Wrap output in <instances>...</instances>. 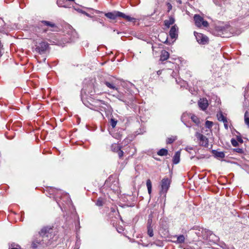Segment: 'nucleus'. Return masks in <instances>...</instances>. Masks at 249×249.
<instances>
[{"label":"nucleus","mask_w":249,"mask_h":249,"mask_svg":"<svg viewBox=\"0 0 249 249\" xmlns=\"http://www.w3.org/2000/svg\"><path fill=\"white\" fill-rule=\"evenodd\" d=\"M65 196H66L67 198H69L68 196V195H65Z\"/></svg>","instance_id":"obj_40"},{"label":"nucleus","mask_w":249,"mask_h":249,"mask_svg":"<svg viewBox=\"0 0 249 249\" xmlns=\"http://www.w3.org/2000/svg\"><path fill=\"white\" fill-rule=\"evenodd\" d=\"M177 2H178V3H179V4H181V1L180 0H177Z\"/></svg>","instance_id":"obj_36"},{"label":"nucleus","mask_w":249,"mask_h":249,"mask_svg":"<svg viewBox=\"0 0 249 249\" xmlns=\"http://www.w3.org/2000/svg\"><path fill=\"white\" fill-rule=\"evenodd\" d=\"M217 117L218 121L223 122L225 120H226L227 118L223 115L222 112H219L217 114Z\"/></svg>","instance_id":"obj_21"},{"label":"nucleus","mask_w":249,"mask_h":249,"mask_svg":"<svg viewBox=\"0 0 249 249\" xmlns=\"http://www.w3.org/2000/svg\"><path fill=\"white\" fill-rule=\"evenodd\" d=\"M213 125V123L212 122L207 121L205 122V126L206 128L208 129H211Z\"/></svg>","instance_id":"obj_25"},{"label":"nucleus","mask_w":249,"mask_h":249,"mask_svg":"<svg viewBox=\"0 0 249 249\" xmlns=\"http://www.w3.org/2000/svg\"><path fill=\"white\" fill-rule=\"evenodd\" d=\"M234 151L239 153H242L243 152V149L239 148L234 149Z\"/></svg>","instance_id":"obj_32"},{"label":"nucleus","mask_w":249,"mask_h":249,"mask_svg":"<svg viewBox=\"0 0 249 249\" xmlns=\"http://www.w3.org/2000/svg\"><path fill=\"white\" fill-rule=\"evenodd\" d=\"M61 2L62 1H61V0H58L57 1V4L58 5V6H59V7H67V6L66 5H62V3Z\"/></svg>","instance_id":"obj_30"},{"label":"nucleus","mask_w":249,"mask_h":249,"mask_svg":"<svg viewBox=\"0 0 249 249\" xmlns=\"http://www.w3.org/2000/svg\"><path fill=\"white\" fill-rule=\"evenodd\" d=\"M48 47V44L45 42H41L39 46H37L36 48V51L39 53H42L45 52Z\"/></svg>","instance_id":"obj_6"},{"label":"nucleus","mask_w":249,"mask_h":249,"mask_svg":"<svg viewBox=\"0 0 249 249\" xmlns=\"http://www.w3.org/2000/svg\"><path fill=\"white\" fill-rule=\"evenodd\" d=\"M167 41V40L166 39V41L164 42V43H166V42Z\"/></svg>","instance_id":"obj_44"},{"label":"nucleus","mask_w":249,"mask_h":249,"mask_svg":"<svg viewBox=\"0 0 249 249\" xmlns=\"http://www.w3.org/2000/svg\"><path fill=\"white\" fill-rule=\"evenodd\" d=\"M197 41L202 44H206L208 42V38L202 34L194 32Z\"/></svg>","instance_id":"obj_4"},{"label":"nucleus","mask_w":249,"mask_h":249,"mask_svg":"<svg viewBox=\"0 0 249 249\" xmlns=\"http://www.w3.org/2000/svg\"><path fill=\"white\" fill-rule=\"evenodd\" d=\"M175 18L173 17H170L168 19L164 20V25L167 28H169L170 25H173L175 23Z\"/></svg>","instance_id":"obj_11"},{"label":"nucleus","mask_w":249,"mask_h":249,"mask_svg":"<svg viewBox=\"0 0 249 249\" xmlns=\"http://www.w3.org/2000/svg\"><path fill=\"white\" fill-rule=\"evenodd\" d=\"M115 144H113L111 146V149L112 150V151H114V152H117V150H116V147L115 146H113Z\"/></svg>","instance_id":"obj_34"},{"label":"nucleus","mask_w":249,"mask_h":249,"mask_svg":"<svg viewBox=\"0 0 249 249\" xmlns=\"http://www.w3.org/2000/svg\"><path fill=\"white\" fill-rule=\"evenodd\" d=\"M178 27L176 25L173 26L169 32V35L172 38H176L178 37Z\"/></svg>","instance_id":"obj_7"},{"label":"nucleus","mask_w":249,"mask_h":249,"mask_svg":"<svg viewBox=\"0 0 249 249\" xmlns=\"http://www.w3.org/2000/svg\"><path fill=\"white\" fill-rule=\"evenodd\" d=\"M55 196H56V197H58V194H56Z\"/></svg>","instance_id":"obj_43"},{"label":"nucleus","mask_w":249,"mask_h":249,"mask_svg":"<svg viewBox=\"0 0 249 249\" xmlns=\"http://www.w3.org/2000/svg\"><path fill=\"white\" fill-rule=\"evenodd\" d=\"M157 73H158V74H159H159H160L161 73V71H157Z\"/></svg>","instance_id":"obj_37"},{"label":"nucleus","mask_w":249,"mask_h":249,"mask_svg":"<svg viewBox=\"0 0 249 249\" xmlns=\"http://www.w3.org/2000/svg\"><path fill=\"white\" fill-rule=\"evenodd\" d=\"M52 31H57L56 30H52Z\"/></svg>","instance_id":"obj_41"},{"label":"nucleus","mask_w":249,"mask_h":249,"mask_svg":"<svg viewBox=\"0 0 249 249\" xmlns=\"http://www.w3.org/2000/svg\"><path fill=\"white\" fill-rule=\"evenodd\" d=\"M244 121L245 124L249 128V112L246 111L244 114Z\"/></svg>","instance_id":"obj_16"},{"label":"nucleus","mask_w":249,"mask_h":249,"mask_svg":"<svg viewBox=\"0 0 249 249\" xmlns=\"http://www.w3.org/2000/svg\"><path fill=\"white\" fill-rule=\"evenodd\" d=\"M11 249H18L17 248H11Z\"/></svg>","instance_id":"obj_42"},{"label":"nucleus","mask_w":249,"mask_h":249,"mask_svg":"<svg viewBox=\"0 0 249 249\" xmlns=\"http://www.w3.org/2000/svg\"><path fill=\"white\" fill-rule=\"evenodd\" d=\"M95 103H96V105L94 107H91L90 108L93 110H98V109H99L101 111H103L102 105H103V104H104L103 102V101L97 100L95 101Z\"/></svg>","instance_id":"obj_10"},{"label":"nucleus","mask_w":249,"mask_h":249,"mask_svg":"<svg viewBox=\"0 0 249 249\" xmlns=\"http://www.w3.org/2000/svg\"><path fill=\"white\" fill-rule=\"evenodd\" d=\"M247 93H248L249 92V84L248 85L247 89H246Z\"/></svg>","instance_id":"obj_35"},{"label":"nucleus","mask_w":249,"mask_h":249,"mask_svg":"<svg viewBox=\"0 0 249 249\" xmlns=\"http://www.w3.org/2000/svg\"><path fill=\"white\" fill-rule=\"evenodd\" d=\"M224 127L226 129H228V122L227 119L225 120L223 122Z\"/></svg>","instance_id":"obj_31"},{"label":"nucleus","mask_w":249,"mask_h":249,"mask_svg":"<svg viewBox=\"0 0 249 249\" xmlns=\"http://www.w3.org/2000/svg\"><path fill=\"white\" fill-rule=\"evenodd\" d=\"M185 241V237L183 235H180L177 238V243H182Z\"/></svg>","instance_id":"obj_22"},{"label":"nucleus","mask_w":249,"mask_h":249,"mask_svg":"<svg viewBox=\"0 0 249 249\" xmlns=\"http://www.w3.org/2000/svg\"><path fill=\"white\" fill-rule=\"evenodd\" d=\"M41 23L42 24H43L44 25L50 27L51 28H56L57 27L56 25L54 23L50 22V21L43 20V21H42L41 22Z\"/></svg>","instance_id":"obj_15"},{"label":"nucleus","mask_w":249,"mask_h":249,"mask_svg":"<svg viewBox=\"0 0 249 249\" xmlns=\"http://www.w3.org/2000/svg\"><path fill=\"white\" fill-rule=\"evenodd\" d=\"M196 136L199 141V144L203 146L208 147V139L202 134L199 132L196 133Z\"/></svg>","instance_id":"obj_5"},{"label":"nucleus","mask_w":249,"mask_h":249,"mask_svg":"<svg viewBox=\"0 0 249 249\" xmlns=\"http://www.w3.org/2000/svg\"><path fill=\"white\" fill-rule=\"evenodd\" d=\"M171 4H170V5H169V8H169V9H171Z\"/></svg>","instance_id":"obj_39"},{"label":"nucleus","mask_w":249,"mask_h":249,"mask_svg":"<svg viewBox=\"0 0 249 249\" xmlns=\"http://www.w3.org/2000/svg\"><path fill=\"white\" fill-rule=\"evenodd\" d=\"M105 84H106V85L108 88H110V89H116V90H117V89H117V88H116L115 87V86H114V85H113V84H111V83H109V82H105Z\"/></svg>","instance_id":"obj_24"},{"label":"nucleus","mask_w":249,"mask_h":249,"mask_svg":"<svg viewBox=\"0 0 249 249\" xmlns=\"http://www.w3.org/2000/svg\"><path fill=\"white\" fill-rule=\"evenodd\" d=\"M180 152L178 151L176 152L173 157V161L174 164H178L180 160Z\"/></svg>","instance_id":"obj_14"},{"label":"nucleus","mask_w":249,"mask_h":249,"mask_svg":"<svg viewBox=\"0 0 249 249\" xmlns=\"http://www.w3.org/2000/svg\"><path fill=\"white\" fill-rule=\"evenodd\" d=\"M158 155L159 156H166L168 154V151L167 149L162 148L160 150L158 153Z\"/></svg>","instance_id":"obj_19"},{"label":"nucleus","mask_w":249,"mask_h":249,"mask_svg":"<svg viewBox=\"0 0 249 249\" xmlns=\"http://www.w3.org/2000/svg\"><path fill=\"white\" fill-rule=\"evenodd\" d=\"M103 205V202L102 199L100 198H99L96 202V205L98 206H102Z\"/></svg>","instance_id":"obj_27"},{"label":"nucleus","mask_w":249,"mask_h":249,"mask_svg":"<svg viewBox=\"0 0 249 249\" xmlns=\"http://www.w3.org/2000/svg\"><path fill=\"white\" fill-rule=\"evenodd\" d=\"M42 244V243H41V241H40L39 242H38L37 241H34L32 243V247L34 248H36L37 247V244Z\"/></svg>","instance_id":"obj_28"},{"label":"nucleus","mask_w":249,"mask_h":249,"mask_svg":"<svg viewBox=\"0 0 249 249\" xmlns=\"http://www.w3.org/2000/svg\"><path fill=\"white\" fill-rule=\"evenodd\" d=\"M113 146L116 147L117 152L118 153V156L120 158H122L123 156L124 152L122 150H121V148L120 146L118 144H115Z\"/></svg>","instance_id":"obj_20"},{"label":"nucleus","mask_w":249,"mask_h":249,"mask_svg":"<svg viewBox=\"0 0 249 249\" xmlns=\"http://www.w3.org/2000/svg\"><path fill=\"white\" fill-rule=\"evenodd\" d=\"M213 153L215 155V157L217 158H223L225 157V154L223 152L213 151Z\"/></svg>","instance_id":"obj_18"},{"label":"nucleus","mask_w":249,"mask_h":249,"mask_svg":"<svg viewBox=\"0 0 249 249\" xmlns=\"http://www.w3.org/2000/svg\"><path fill=\"white\" fill-rule=\"evenodd\" d=\"M171 4H170V5H169V8H169V9H171Z\"/></svg>","instance_id":"obj_38"},{"label":"nucleus","mask_w":249,"mask_h":249,"mask_svg":"<svg viewBox=\"0 0 249 249\" xmlns=\"http://www.w3.org/2000/svg\"><path fill=\"white\" fill-rule=\"evenodd\" d=\"M194 19L195 25L199 28H205L209 26L208 22L199 15H195Z\"/></svg>","instance_id":"obj_3"},{"label":"nucleus","mask_w":249,"mask_h":249,"mask_svg":"<svg viewBox=\"0 0 249 249\" xmlns=\"http://www.w3.org/2000/svg\"><path fill=\"white\" fill-rule=\"evenodd\" d=\"M171 184V180L168 178H164L161 181L160 186L161 189L160 191V196L163 195L164 197H166V194L170 187Z\"/></svg>","instance_id":"obj_2"},{"label":"nucleus","mask_w":249,"mask_h":249,"mask_svg":"<svg viewBox=\"0 0 249 249\" xmlns=\"http://www.w3.org/2000/svg\"><path fill=\"white\" fill-rule=\"evenodd\" d=\"M106 17H107V18L114 20L117 17H121L122 18L125 20H126L128 21H131V22H135V18H131V17L126 15L123 13H122L119 11H114L112 12H108L105 14Z\"/></svg>","instance_id":"obj_1"},{"label":"nucleus","mask_w":249,"mask_h":249,"mask_svg":"<svg viewBox=\"0 0 249 249\" xmlns=\"http://www.w3.org/2000/svg\"><path fill=\"white\" fill-rule=\"evenodd\" d=\"M169 56V54L168 52L163 50L161 51V55L160 57V60L163 61L166 60Z\"/></svg>","instance_id":"obj_13"},{"label":"nucleus","mask_w":249,"mask_h":249,"mask_svg":"<svg viewBox=\"0 0 249 249\" xmlns=\"http://www.w3.org/2000/svg\"><path fill=\"white\" fill-rule=\"evenodd\" d=\"M146 186L148 190V193L149 195H151L152 193V183L150 179H147L146 181Z\"/></svg>","instance_id":"obj_17"},{"label":"nucleus","mask_w":249,"mask_h":249,"mask_svg":"<svg viewBox=\"0 0 249 249\" xmlns=\"http://www.w3.org/2000/svg\"><path fill=\"white\" fill-rule=\"evenodd\" d=\"M231 143L233 146H237L238 144V142L234 139L231 140Z\"/></svg>","instance_id":"obj_29"},{"label":"nucleus","mask_w":249,"mask_h":249,"mask_svg":"<svg viewBox=\"0 0 249 249\" xmlns=\"http://www.w3.org/2000/svg\"><path fill=\"white\" fill-rule=\"evenodd\" d=\"M198 104L199 107L203 110L206 109L208 106V101L206 98L200 99Z\"/></svg>","instance_id":"obj_8"},{"label":"nucleus","mask_w":249,"mask_h":249,"mask_svg":"<svg viewBox=\"0 0 249 249\" xmlns=\"http://www.w3.org/2000/svg\"><path fill=\"white\" fill-rule=\"evenodd\" d=\"M51 230H52L51 228H49L48 227L43 228L39 232V236L44 238L46 237H48L49 231Z\"/></svg>","instance_id":"obj_9"},{"label":"nucleus","mask_w":249,"mask_h":249,"mask_svg":"<svg viewBox=\"0 0 249 249\" xmlns=\"http://www.w3.org/2000/svg\"><path fill=\"white\" fill-rule=\"evenodd\" d=\"M191 120L196 124H198L199 123V120L198 118L195 115H192L191 116Z\"/></svg>","instance_id":"obj_23"},{"label":"nucleus","mask_w":249,"mask_h":249,"mask_svg":"<svg viewBox=\"0 0 249 249\" xmlns=\"http://www.w3.org/2000/svg\"><path fill=\"white\" fill-rule=\"evenodd\" d=\"M117 121L114 119L110 120V125L113 128H114L117 124Z\"/></svg>","instance_id":"obj_26"},{"label":"nucleus","mask_w":249,"mask_h":249,"mask_svg":"<svg viewBox=\"0 0 249 249\" xmlns=\"http://www.w3.org/2000/svg\"><path fill=\"white\" fill-rule=\"evenodd\" d=\"M174 141V139H173L172 138H168L167 141V142L168 143H172Z\"/></svg>","instance_id":"obj_33"},{"label":"nucleus","mask_w":249,"mask_h":249,"mask_svg":"<svg viewBox=\"0 0 249 249\" xmlns=\"http://www.w3.org/2000/svg\"><path fill=\"white\" fill-rule=\"evenodd\" d=\"M152 219H148L147 223V233L150 237L154 235L153 229L151 227Z\"/></svg>","instance_id":"obj_12"}]
</instances>
